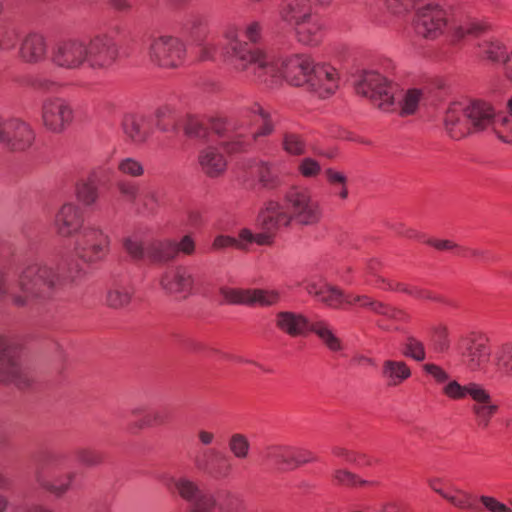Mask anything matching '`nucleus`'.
Returning <instances> with one entry per match:
<instances>
[{
	"instance_id": "nucleus-1",
	"label": "nucleus",
	"mask_w": 512,
	"mask_h": 512,
	"mask_svg": "<svg viewBox=\"0 0 512 512\" xmlns=\"http://www.w3.org/2000/svg\"><path fill=\"white\" fill-rule=\"evenodd\" d=\"M229 56L234 69L252 74L269 87L278 85L284 79L290 85L305 87L310 92L319 89L320 78L309 56L293 54L276 57L251 49L240 41L231 43Z\"/></svg>"
},
{
	"instance_id": "nucleus-2",
	"label": "nucleus",
	"mask_w": 512,
	"mask_h": 512,
	"mask_svg": "<svg viewBox=\"0 0 512 512\" xmlns=\"http://www.w3.org/2000/svg\"><path fill=\"white\" fill-rule=\"evenodd\" d=\"M83 274L81 265L74 259L65 260L59 272L45 262H31L19 273V290L12 293V304L32 308L50 299L63 282H75Z\"/></svg>"
},
{
	"instance_id": "nucleus-3",
	"label": "nucleus",
	"mask_w": 512,
	"mask_h": 512,
	"mask_svg": "<svg viewBox=\"0 0 512 512\" xmlns=\"http://www.w3.org/2000/svg\"><path fill=\"white\" fill-rule=\"evenodd\" d=\"M318 200L308 188L291 186L284 194L283 203L269 200L259 215V221L267 232L287 227L292 221L300 225H312L318 220Z\"/></svg>"
},
{
	"instance_id": "nucleus-4",
	"label": "nucleus",
	"mask_w": 512,
	"mask_h": 512,
	"mask_svg": "<svg viewBox=\"0 0 512 512\" xmlns=\"http://www.w3.org/2000/svg\"><path fill=\"white\" fill-rule=\"evenodd\" d=\"M493 116L494 109L485 101L475 100L468 105L454 103L446 111L444 124L449 136L460 140L491 126Z\"/></svg>"
},
{
	"instance_id": "nucleus-5",
	"label": "nucleus",
	"mask_w": 512,
	"mask_h": 512,
	"mask_svg": "<svg viewBox=\"0 0 512 512\" xmlns=\"http://www.w3.org/2000/svg\"><path fill=\"white\" fill-rule=\"evenodd\" d=\"M320 0H282L280 19L294 29L297 40L307 46L319 43Z\"/></svg>"
},
{
	"instance_id": "nucleus-6",
	"label": "nucleus",
	"mask_w": 512,
	"mask_h": 512,
	"mask_svg": "<svg viewBox=\"0 0 512 512\" xmlns=\"http://www.w3.org/2000/svg\"><path fill=\"white\" fill-rule=\"evenodd\" d=\"M188 137L205 139L210 131L220 138V144L229 153L244 152L250 142L246 138V124L232 119L213 118L209 126L195 118H189L184 127Z\"/></svg>"
},
{
	"instance_id": "nucleus-7",
	"label": "nucleus",
	"mask_w": 512,
	"mask_h": 512,
	"mask_svg": "<svg viewBox=\"0 0 512 512\" xmlns=\"http://www.w3.org/2000/svg\"><path fill=\"white\" fill-rule=\"evenodd\" d=\"M62 456L56 452H44L34 470L37 485L54 498H63L73 487L76 472H63Z\"/></svg>"
},
{
	"instance_id": "nucleus-8",
	"label": "nucleus",
	"mask_w": 512,
	"mask_h": 512,
	"mask_svg": "<svg viewBox=\"0 0 512 512\" xmlns=\"http://www.w3.org/2000/svg\"><path fill=\"white\" fill-rule=\"evenodd\" d=\"M354 89L357 95L368 98L373 105L384 112H391L396 108L398 84L377 71L360 72L354 81Z\"/></svg>"
},
{
	"instance_id": "nucleus-9",
	"label": "nucleus",
	"mask_w": 512,
	"mask_h": 512,
	"mask_svg": "<svg viewBox=\"0 0 512 512\" xmlns=\"http://www.w3.org/2000/svg\"><path fill=\"white\" fill-rule=\"evenodd\" d=\"M20 350L14 339L0 335V382L26 388L31 378L22 364Z\"/></svg>"
},
{
	"instance_id": "nucleus-10",
	"label": "nucleus",
	"mask_w": 512,
	"mask_h": 512,
	"mask_svg": "<svg viewBox=\"0 0 512 512\" xmlns=\"http://www.w3.org/2000/svg\"><path fill=\"white\" fill-rule=\"evenodd\" d=\"M109 249V235L96 224H85L74 240L76 255L86 263L92 264L104 260Z\"/></svg>"
},
{
	"instance_id": "nucleus-11",
	"label": "nucleus",
	"mask_w": 512,
	"mask_h": 512,
	"mask_svg": "<svg viewBox=\"0 0 512 512\" xmlns=\"http://www.w3.org/2000/svg\"><path fill=\"white\" fill-rule=\"evenodd\" d=\"M457 349L463 365L471 372L482 370L491 356L489 338L480 331H470L462 335Z\"/></svg>"
},
{
	"instance_id": "nucleus-12",
	"label": "nucleus",
	"mask_w": 512,
	"mask_h": 512,
	"mask_svg": "<svg viewBox=\"0 0 512 512\" xmlns=\"http://www.w3.org/2000/svg\"><path fill=\"white\" fill-rule=\"evenodd\" d=\"M149 61L161 68H178L184 61L186 49L181 40L172 36H153L147 44Z\"/></svg>"
},
{
	"instance_id": "nucleus-13",
	"label": "nucleus",
	"mask_w": 512,
	"mask_h": 512,
	"mask_svg": "<svg viewBox=\"0 0 512 512\" xmlns=\"http://www.w3.org/2000/svg\"><path fill=\"white\" fill-rule=\"evenodd\" d=\"M261 457L265 464L279 472L294 470L311 460L309 452L283 444L268 445L262 451Z\"/></svg>"
},
{
	"instance_id": "nucleus-14",
	"label": "nucleus",
	"mask_w": 512,
	"mask_h": 512,
	"mask_svg": "<svg viewBox=\"0 0 512 512\" xmlns=\"http://www.w3.org/2000/svg\"><path fill=\"white\" fill-rule=\"evenodd\" d=\"M219 292L224 302L230 305L270 307L278 304L281 299V293L274 289H242L223 286Z\"/></svg>"
},
{
	"instance_id": "nucleus-15",
	"label": "nucleus",
	"mask_w": 512,
	"mask_h": 512,
	"mask_svg": "<svg viewBox=\"0 0 512 512\" xmlns=\"http://www.w3.org/2000/svg\"><path fill=\"white\" fill-rule=\"evenodd\" d=\"M415 10L413 26L419 36L435 39L444 32L447 25L446 13L439 5L422 2Z\"/></svg>"
},
{
	"instance_id": "nucleus-16",
	"label": "nucleus",
	"mask_w": 512,
	"mask_h": 512,
	"mask_svg": "<svg viewBox=\"0 0 512 512\" xmlns=\"http://www.w3.org/2000/svg\"><path fill=\"white\" fill-rule=\"evenodd\" d=\"M86 57L85 40L70 38L55 43L51 50L50 61L62 69L78 70L86 65Z\"/></svg>"
},
{
	"instance_id": "nucleus-17",
	"label": "nucleus",
	"mask_w": 512,
	"mask_h": 512,
	"mask_svg": "<svg viewBox=\"0 0 512 512\" xmlns=\"http://www.w3.org/2000/svg\"><path fill=\"white\" fill-rule=\"evenodd\" d=\"M87 51V67L93 70H107L117 60L119 55L118 45L107 36H97L85 41Z\"/></svg>"
},
{
	"instance_id": "nucleus-18",
	"label": "nucleus",
	"mask_w": 512,
	"mask_h": 512,
	"mask_svg": "<svg viewBox=\"0 0 512 512\" xmlns=\"http://www.w3.org/2000/svg\"><path fill=\"white\" fill-rule=\"evenodd\" d=\"M235 120L246 124L244 134L250 143H252V140L256 141L259 137L268 136L274 131V124L270 114L258 103L244 107L240 111L239 118ZM250 146L251 144L248 147Z\"/></svg>"
},
{
	"instance_id": "nucleus-19",
	"label": "nucleus",
	"mask_w": 512,
	"mask_h": 512,
	"mask_svg": "<svg viewBox=\"0 0 512 512\" xmlns=\"http://www.w3.org/2000/svg\"><path fill=\"white\" fill-rule=\"evenodd\" d=\"M74 111L70 103L60 97H49L42 104V120L51 132H63L73 121Z\"/></svg>"
},
{
	"instance_id": "nucleus-20",
	"label": "nucleus",
	"mask_w": 512,
	"mask_h": 512,
	"mask_svg": "<svg viewBox=\"0 0 512 512\" xmlns=\"http://www.w3.org/2000/svg\"><path fill=\"white\" fill-rule=\"evenodd\" d=\"M193 463L199 471L215 479L227 478L231 472L227 457L214 448L199 450L193 457Z\"/></svg>"
},
{
	"instance_id": "nucleus-21",
	"label": "nucleus",
	"mask_w": 512,
	"mask_h": 512,
	"mask_svg": "<svg viewBox=\"0 0 512 512\" xmlns=\"http://www.w3.org/2000/svg\"><path fill=\"white\" fill-rule=\"evenodd\" d=\"M263 30H264V25L261 21L250 20L243 27V36L245 37V39L247 41H242V40L238 39L237 37L231 38L229 40L227 47L224 50L219 49V47L216 46L215 44L207 43L202 49L201 57L204 60H210V59H214L215 55L218 52H221L225 56L226 60L233 66V63L231 62L230 56H229V50L231 48V43L234 41H240L242 43H246L251 49L263 51L260 48L252 46V45H256V44L260 43V41L262 40V37H263Z\"/></svg>"
},
{
	"instance_id": "nucleus-22",
	"label": "nucleus",
	"mask_w": 512,
	"mask_h": 512,
	"mask_svg": "<svg viewBox=\"0 0 512 512\" xmlns=\"http://www.w3.org/2000/svg\"><path fill=\"white\" fill-rule=\"evenodd\" d=\"M2 145L11 151H24L32 146L35 133L31 126L19 118H9Z\"/></svg>"
},
{
	"instance_id": "nucleus-23",
	"label": "nucleus",
	"mask_w": 512,
	"mask_h": 512,
	"mask_svg": "<svg viewBox=\"0 0 512 512\" xmlns=\"http://www.w3.org/2000/svg\"><path fill=\"white\" fill-rule=\"evenodd\" d=\"M85 226L80 208L73 203H65L57 212L54 220V227L61 237H71L79 234L80 229Z\"/></svg>"
},
{
	"instance_id": "nucleus-24",
	"label": "nucleus",
	"mask_w": 512,
	"mask_h": 512,
	"mask_svg": "<svg viewBox=\"0 0 512 512\" xmlns=\"http://www.w3.org/2000/svg\"><path fill=\"white\" fill-rule=\"evenodd\" d=\"M48 45L46 38L39 32H29L26 34L19 46V58L28 64H37L44 61L47 57Z\"/></svg>"
},
{
	"instance_id": "nucleus-25",
	"label": "nucleus",
	"mask_w": 512,
	"mask_h": 512,
	"mask_svg": "<svg viewBox=\"0 0 512 512\" xmlns=\"http://www.w3.org/2000/svg\"><path fill=\"white\" fill-rule=\"evenodd\" d=\"M194 284L193 275L185 267L165 272L160 278V285L169 294H181L186 297L190 294Z\"/></svg>"
},
{
	"instance_id": "nucleus-26",
	"label": "nucleus",
	"mask_w": 512,
	"mask_h": 512,
	"mask_svg": "<svg viewBox=\"0 0 512 512\" xmlns=\"http://www.w3.org/2000/svg\"><path fill=\"white\" fill-rule=\"evenodd\" d=\"M471 413L476 426L479 429H487L492 418L497 414L499 406L493 401L490 393L482 387L473 398Z\"/></svg>"
},
{
	"instance_id": "nucleus-27",
	"label": "nucleus",
	"mask_w": 512,
	"mask_h": 512,
	"mask_svg": "<svg viewBox=\"0 0 512 512\" xmlns=\"http://www.w3.org/2000/svg\"><path fill=\"white\" fill-rule=\"evenodd\" d=\"M276 326L293 337L310 332H315L320 336V330L312 325L306 317L290 311H281L276 314Z\"/></svg>"
},
{
	"instance_id": "nucleus-28",
	"label": "nucleus",
	"mask_w": 512,
	"mask_h": 512,
	"mask_svg": "<svg viewBox=\"0 0 512 512\" xmlns=\"http://www.w3.org/2000/svg\"><path fill=\"white\" fill-rule=\"evenodd\" d=\"M377 282L386 284V287H380V289L384 291H395L403 293L421 301L429 300L437 303H446V300L443 296L420 286L395 280H389L383 277H378Z\"/></svg>"
},
{
	"instance_id": "nucleus-29",
	"label": "nucleus",
	"mask_w": 512,
	"mask_h": 512,
	"mask_svg": "<svg viewBox=\"0 0 512 512\" xmlns=\"http://www.w3.org/2000/svg\"><path fill=\"white\" fill-rule=\"evenodd\" d=\"M248 173L258 180V184L262 189L275 190L280 187L282 180L274 165L264 160H252L249 164Z\"/></svg>"
},
{
	"instance_id": "nucleus-30",
	"label": "nucleus",
	"mask_w": 512,
	"mask_h": 512,
	"mask_svg": "<svg viewBox=\"0 0 512 512\" xmlns=\"http://www.w3.org/2000/svg\"><path fill=\"white\" fill-rule=\"evenodd\" d=\"M198 163L203 173L212 178L222 175L227 167L224 155L212 145L199 151Z\"/></svg>"
},
{
	"instance_id": "nucleus-31",
	"label": "nucleus",
	"mask_w": 512,
	"mask_h": 512,
	"mask_svg": "<svg viewBox=\"0 0 512 512\" xmlns=\"http://www.w3.org/2000/svg\"><path fill=\"white\" fill-rule=\"evenodd\" d=\"M103 169L98 168L90 172L87 178L81 179L76 185V196L84 206L96 203L99 197L98 183L101 180Z\"/></svg>"
},
{
	"instance_id": "nucleus-32",
	"label": "nucleus",
	"mask_w": 512,
	"mask_h": 512,
	"mask_svg": "<svg viewBox=\"0 0 512 512\" xmlns=\"http://www.w3.org/2000/svg\"><path fill=\"white\" fill-rule=\"evenodd\" d=\"M411 369L404 361L385 360L381 377L388 388L398 387L411 377Z\"/></svg>"
},
{
	"instance_id": "nucleus-33",
	"label": "nucleus",
	"mask_w": 512,
	"mask_h": 512,
	"mask_svg": "<svg viewBox=\"0 0 512 512\" xmlns=\"http://www.w3.org/2000/svg\"><path fill=\"white\" fill-rule=\"evenodd\" d=\"M482 385L476 382L461 384L456 379H450L441 388V394L451 401H463L470 397L472 400L482 389Z\"/></svg>"
},
{
	"instance_id": "nucleus-34",
	"label": "nucleus",
	"mask_w": 512,
	"mask_h": 512,
	"mask_svg": "<svg viewBox=\"0 0 512 512\" xmlns=\"http://www.w3.org/2000/svg\"><path fill=\"white\" fill-rule=\"evenodd\" d=\"M144 117L142 115L128 113L122 119L123 133L136 144L143 143L148 138V132L143 127Z\"/></svg>"
},
{
	"instance_id": "nucleus-35",
	"label": "nucleus",
	"mask_w": 512,
	"mask_h": 512,
	"mask_svg": "<svg viewBox=\"0 0 512 512\" xmlns=\"http://www.w3.org/2000/svg\"><path fill=\"white\" fill-rule=\"evenodd\" d=\"M176 257L175 241L154 240L147 244V259L153 263H165Z\"/></svg>"
},
{
	"instance_id": "nucleus-36",
	"label": "nucleus",
	"mask_w": 512,
	"mask_h": 512,
	"mask_svg": "<svg viewBox=\"0 0 512 512\" xmlns=\"http://www.w3.org/2000/svg\"><path fill=\"white\" fill-rule=\"evenodd\" d=\"M324 175L328 193L332 196H338L342 200L347 199L349 195L347 188L348 180L344 172L334 168H327Z\"/></svg>"
},
{
	"instance_id": "nucleus-37",
	"label": "nucleus",
	"mask_w": 512,
	"mask_h": 512,
	"mask_svg": "<svg viewBox=\"0 0 512 512\" xmlns=\"http://www.w3.org/2000/svg\"><path fill=\"white\" fill-rule=\"evenodd\" d=\"M350 294H346L338 286L325 283L322 284V304L332 309H343L349 306Z\"/></svg>"
},
{
	"instance_id": "nucleus-38",
	"label": "nucleus",
	"mask_w": 512,
	"mask_h": 512,
	"mask_svg": "<svg viewBox=\"0 0 512 512\" xmlns=\"http://www.w3.org/2000/svg\"><path fill=\"white\" fill-rule=\"evenodd\" d=\"M493 362L500 375L512 377V342H505L496 348Z\"/></svg>"
},
{
	"instance_id": "nucleus-39",
	"label": "nucleus",
	"mask_w": 512,
	"mask_h": 512,
	"mask_svg": "<svg viewBox=\"0 0 512 512\" xmlns=\"http://www.w3.org/2000/svg\"><path fill=\"white\" fill-rule=\"evenodd\" d=\"M443 499L458 509L482 512V507L477 503V497L466 491L460 489H455L453 493L447 491Z\"/></svg>"
},
{
	"instance_id": "nucleus-40",
	"label": "nucleus",
	"mask_w": 512,
	"mask_h": 512,
	"mask_svg": "<svg viewBox=\"0 0 512 512\" xmlns=\"http://www.w3.org/2000/svg\"><path fill=\"white\" fill-rule=\"evenodd\" d=\"M133 289L127 285L116 284L106 294V304L113 309L127 307L132 299Z\"/></svg>"
},
{
	"instance_id": "nucleus-41",
	"label": "nucleus",
	"mask_w": 512,
	"mask_h": 512,
	"mask_svg": "<svg viewBox=\"0 0 512 512\" xmlns=\"http://www.w3.org/2000/svg\"><path fill=\"white\" fill-rule=\"evenodd\" d=\"M19 34V26L14 21H0V52L13 50L19 40Z\"/></svg>"
},
{
	"instance_id": "nucleus-42",
	"label": "nucleus",
	"mask_w": 512,
	"mask_h": 512,
	"mask_svg": "<svg viewBox=\"0 0 512 512\" xmlns=\"http://www.w3.org/2000/svg\"><path fill=\"white\" fill-rule=\"evenodd\" d=\"M430 345L434 352L445 353L450 349L451 341L449 329L444 324H437L430 328Z\"/></svg>"
},
{
	"instance_id": "nucleus-43",
	"label": "nucleus",
	"mask_w": 512,
	"mask_h": 512,
	"mask_svg": "<svg viewBox=\"0 0 512 512\" xmlns=\"http://www.w3.org/2000/svg\"><path fill=\"white\" fill-rule=\"evenodd\" d=\"M479 53L481 57L492 62H502L507 56L506 47L499 40H483L479 43Z\"/></svg>"
},
{
	"instance_id": "nucleus-44",
	"label": "nucleus",
	"mask_w": 512,
	"mask_h": 512,
	"mask_svg": "<svg viewBox=\"0 0 512 512\" xmlns=\"http://www.w3.org/2000/svg\"><path fill=\"white\" fill-rule=\"evenodd\" d=\"M332 482L335 486H343L346 488L378 484L377 482L363 480L357 474L347 469L334 470L332 473Z\"/></svg>"
},
{
	"instance_id": "nucleus-45",
	"label": "nucleus",
	"mask_w": 512,
	"mask_h": 512,
	"mask_svg": "<svg viewBox=\"0 0 512 512\" xmlns=\"http://www.w3.org/2000/svg\"><path fill=\"white\" fill-rule=\"evenodd\" d=\"M402 354L417 362L426 359V349L424 343L413 335H407L402 343Z\"/></svg>"
},
{
	"instance_id": "nucleus-46",
	"label": "nucleus",
	"mask_w": 512,
	"mask_h": 512,
	"mask_svg": "<svg viewBox=\"0 0 512 512\" xmlns=\"http://www.w3.org/2000/svg\"><path fill=\"white\" fill-rule=\"evenodd\" d=\"M156 126L163 132H176L178 130L175 111L170 106L159 107L155 112Z\"/></svg>"
},
{
	"instance_id": "nucleus-47",
	"label": "nucleus",
	"mask_w": 512,
	"mask_h": 512,
	"mask_svg": "<svg viewBox=\"0 0 512 512\" xmlns=\"http://www.w3.org/2000/svg\"><path fill=\"white\" fill-rule=\"evenodd\" d=\"M187 503L189 512H212L216 505L213 495L202 488Z\"/></svg>"
},
{
	"instance_id": "nucleus-48",
	"label": "nucleus",
	"mask_w": 512,
	"mask_h": 512,
	"mask_svg": "<svg viewBox=\"0 0 512 512\" xmlns=\"http://www.w3.org/2000/svg\"><path fill=\"white\" fill-rule=\"evenodd\" d=\"M122 244L125 251L132 259L138 261L147 258V245H144L139 234L135 233L124 237Z\"/></svg>"
},
{
	"instance_id": "nucleus-49",
	"label": "nucleus",
	"mask_w": 512,
	"mask_h": 512,
	"mask_svg": "<svg viewBox=\"0 0 512 512\" xmlns=\"http://www.w3.org/2000/svg\"><path fill=\"white\" fill-rule=\"evenodd\" d=\"M339 88V73L328 65L322 64V99L332 96Z\"/></svg>"
},
{
	"instance_id": "nucleus-50",
	"label": "nucleus",
	"mask_w": 512,
	"mask_h": 512,
	"mask_svg": "<svg viewBox=\"0 0 512 512\" xmlns=\"http://www.w3.org/2000/svg\"><path fill=\"white\" fill-rule=\"evenodd\" d=\"M172 483L174 486V491L178 493V495L188 502L196 493H198L200 487L198 484L187 478V477H178L172 478Z\"/></svg>"
},
{
	"instance_id": "nucleus-51",
	"label": "nucleus",
	"mask_w": 512,
	"mask_h": 512,
	"mask_svg": "<svg viewBox=\"0 0 512 512\" xmlns=\"http://www.w3.org/2000/svg\"><path fill=\"white\" fill-rule=\"evenodd\" d=\"M491 125L500 140L512 144V119L494 114Z\"/></svg>"
},
{
	"instance_id": "nucleus-52",
	"label": "nucleus",
	"mask_w": 512,
	"mask_h": 512,
	"mask_svg": "<svg viewBox=\"0 0 512 512\" xmlns=\"http://www.w3.org/2000/svg\"><path fill=\"white\" fill-rule=\"evenodd\" d=\"M75 456L80 464L90 468L99 466L104 459L100 451L85 447L76 449Z\"/></svg>"
},
{
	"instance_id": "nucleus-53",
	"label": "nucleus",
	"mask_w": 512,
	"mask_h": 512,
	"mask_svg": "<svg viewBox=\"0 0 512 512\" xmlns=\"http://www.w3.org/2000/svg\"><path fill=\"white\" fill-rule=\"evenodd\" d=\"M228 445L231 453L238 459H244L249 454L250 443L243 434H233L229 439Z\"/></svg>"
},
{
	"instance_id": "nucleus-54",
	"label": "nucleus",
	"mask_w": 512,
	"mask_h": 512,
	"mask_svg": "<svg viewBox=\"0 0 512 512\" xmlns=\"http://www.w3.org/2000/svg\"><path fill=\"white\" fill-rule=\"evenodd\" d=\"M422 98V91L420 89H409L406 91L402 104H401V115L414 114L418 108V104Z\"/></svg>"
},
{
	"instance_id": "nucleus-55",
	"label": "nucleus",
	"mask_w": 512,
	"mask_h": 512,
	"mask_svg": "<svg viewBox=\"0 0 512 512\" xmlns=\"http://www.w3.org/2000/svg\"><path fill=\"white\" fill-rule=\"evenodd\" d=\"M283 150L290 155H301L305 151V144L300 136L293 133H285L282 140Z\"/></svg>"
},
{
	"instance_id": "nucleus-56",
	"label": "nucleus",
	"mask_w": 512,
	"mask_h": 512,
	"mask_svg": "<svg viewBox=\"0 0 512 512\" xmlns=\"http://www.w3.org/2000/svg\"><path fill=\"white\" fill-rule=\"evenodd\" d=\"M120 194L130 203L136 204L140 196V186L130 180H120L116 184Z\"/></svg>"
},
{
	"instance_id": "nucleus-57",
	"label": "nucleus",
	"mask_w": 512,
	"mask_h": 512,
	"mask_svg": "<svg viewBox=\"0 0 512 512\" xmlns=\"http://www.w3.org/2000/svg\"><path fill=\"white\" fill-rule=\"evenodd\" d=\"M424 373L430 376L434 383L437 385L444 386L447 382L450 381V374L440 365L435 363H425L422 366Z\"/></svg>"
},
{
	"instance_id": "nucleus-58",
	"label": "nucleus",
	"mask_w": 512,
	"mask_h": 512,
	"mask_svg": "<svg viewBox=\"0 0 512 512\" xmlns=\"http://www.w3.org/2000/svg\"><path fill=\"white\" fill-rule=\"evenodd\" d=\"M117 168L122 174L131 177H140L144 174V167L141 162L130 157L121 159Z\"/></svg>"
},
{
	"instance_id": "nucleus-59",
	"label": "nucleus",
	"mask_w": 512,
	"mask_h": 512,
	"mask_svg": "<svg viewBox=\"0 0 512 512\" xmlns=\"http://www.w3.org/2000/svg\"><path fill=\"white\" fill-rule=\"evenodd\" d=\"M477 503L482 507V512H512V508L493 496L481 495L477 497Z\"/></svg>"
},
{
	"instance_id": "nucleus-60",
	"label": "nucleus",
	"mask_w": 512,
	"mask_h": 512,
	"mask_svg": "<svg viewBox=\"0 0 512 512\" xmlns=\"http://www.w3.org/2000/svg\"><path fill=\"white\" fill-rule=\"evenodd\" d=\"M322 343L332 352H340L344 349L342 340L323 322Z\"/></svg>"
},
{
	"instance_id": "nucleus-61",
	"label": "nucleus",
	"mask_w": 512,
	"mask_h": 512,
	"mask_svg": "<svg viewBox=\"0 0 512 512\" xmlns=\"http://www.w3.org/2000/svg\"><path fill=\"white\" fill-rule=\"evenodd\" d=\"M423 0H385L387 8L394 14H402L416 9Z\"/></svg>"
},
{
	"instance_id": "nucleus-62",
	"label": "nucleus",
	"mask_w": 512,
	"mask_h": 512,
	"mask_svg": "<svg viewBox=\"0 0 512 512\" xmlns=\"http://www.w3.org/2000/svg\"><path fill=\"white\" fill-rule=\"evenodd\" d=\"M32 86L42 93H54L60 89L61 84L47 77H38L32 82Z\"/></svg>"
},
{
	"instance_id": "nucleus-63",
	"label": "nucleus",
	"mask_w": 512,
	"mask_h": 512,
	"mask_svg": "<svg viewBox=\"0 0 512 512\" xmlns=\"http://www.w3.org/2000/svg\"><path fill=\"white\" fill-rule=\"evenodd\" d=\"M485 29H486V26H484L480 23H476V22L467 23V24L459 26L456 29L455 36L458 39H462L468 35L478 36L481 33H483L485 31Z\"/></svg>"
},
{
	"instance_id": "nucleus-64",
	"label": "nucleus",
	"mask_w": 512,
	"mask_h": 512,
	"mask_svg": "<svg viewBox=\"0 0 512 512\" xmlns=\"http://www.w3.org/2000/svg\"><path fill=\"white\" fill-rule=\"evenodd\" d=\"M298 170L304 177H315L320 172V165L316 160L307 157L299 163Z\"/></svg>"
}]
</instances>
